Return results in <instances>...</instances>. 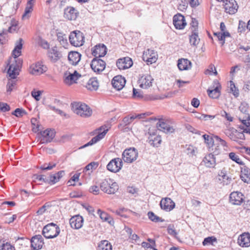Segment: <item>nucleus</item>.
Here are the masks:
<instances>
[{
  "instance_id": "nucleus-1",
  "label": "nucleus",
  "mask_w": 250,
  "mask_h": 250,
  "mask_svg": "<svg viewBox=\"0 0 250 250\" xmlns=\"http://www.w3.org/2000/svg\"><path fill=\"white\" fill-rule=\"evenodd\" d=\"M22 39H20L17 42L16 45L12 51V55L14 57V62L9 64V67L7 71V74L10 79H9L7 84V91L10 92L16 84L15 79L19 74L20 68L22 64V61L18 59L21 54V50L22 47Z\"/></svg>"
},
{
  "instance_id": "nucleus-2",
  "label": "nucleus",
  "mask_w": 250,
  "mask_h": 250,
  "mask_svg": "<svg viewBox=\"0 0 250 250\" xmlns=\"http://www.w3.org/2000/svg\"><path fill=\"white\" fill-rule=\"evenodd\" d=\"M249 105L246 103H241L237 112V117L243 127V131L250 134V115L249 113Z\"/></svg>"
},
{
  "instance_id": "nucleus-3",
  "label": "nucleus",
  "mask_w": 250,
  "mask_h": 250,
  "mask_svg": "<svg viewBox=\"0 0 250 250\" xmlns=\"http://www.w3.org/2000/svg\"><path fill=\"white\" fill-rule=\"evenodd\" d=\"M99 185L103 192L109 194H114L119 188L117 183L110 178L101 180Z\"/></svg>"
},
{
  "instance_id": "nucleus-4",
  "label": "nucleus",
  "mask_w": 250,
  "mask_h": 250,
  "mask_svg": "<svg viewBox=\"0 0 250 250\" xmlns=\"http://www.w3.org/2000/svg\"><path fill=\"white\" fill-rule=\"evenodd\" d=\"M74 112L82 117H90L92 113V109L86 104L80 103H75L72 104Z\"/></svg>"
},
{
  "instance_id": "nucleus-5",
  "label": "nucleus",
  "mask_w": 250,
  "mask_h": 250,
  "mask_svg": "<svg viewBox=\"0 0 250 250\" xmlns=\"http://www.w3.org/2000/svg\"><path fill=\"white\" fill-rule=\"evenodd\" d=\"M60 232L59 226L53 223H50L45 226L42 229V234L47 239L56 237Z\"/></svg>"
},
{
  "instance_id": "nucleus-6",
  "label": "nucleus",
  "mask_w": 250,
  "mask_h": 250,
  "mask_svg": "<svg viewBox=\"0 0 250 250\" xmlns=\"http://www.w3.org/2000/svg\"><path fill=\"white\" fill-rule=\"evenodd\" d=\"M138 156V151L134 147L126 149L122 153V159L127 163H132L137 159Z\"/></svg>"
},
{
  "instance_id": "nucleus-7",
  "label": "nucleus",
  "mask_w": 250,
  "mask_h": 250,
  "mask_svg": "<svg viewBox=\"0 0 250 250\" xmlns=\"http://www.w3.org/2000/svg\"><path fill=\"white\" fill-rule=\"evenodd\" d=\"M84 39L83 34L80 31L71 32L69 37L70 43L76 47L83 45L84 42Z\"/></svg>"
},
{
  "instance_id": "nucleus-8",
  "label": "nucleus",
  "mask_w": 250,
  "mask_h": 250,
  "mask_svg": "<svg viewBox=\"0 0 250 250\" xmlns=\"http://www.w3.org/2000/svg\"><path fill=\"white\" fill-rule=\"evenodd\" d=\"M109 129V128L106 126V125H103L101 126L99 129L98 130L99 131L98 132V134L93 137L89 142L85 144L83 146H81L79 147V149H83L84 148L87 146H91L98 141H99L100 140L102 139L106 133L107 132L108 130Z\"/></svg>"
},
{
  "instance_id": "nucleus-9",
  "label": "nucleus",
  "mask_w": 250,
  "mask_h": 250,
  "mask_svg": "<svg viewBox=\"0 0 250 250\" xmlns=\"http://www.w3.org/2000/svg\"><path fill=\"white\" fill-rule=\"evenodd\" d=\"M81 77V75L77 71H74L73 73L66 71L64 74L63 82L68 85H70L73 83H76L77 81Z\"/></svg>"
},
{
  "instance_id": "nucleus-10",
  "label": "nucleus",
  "mask_w": 250,
  "mask_h": 250,
  "mask_svg": "<svg viewBox=\"0 0 250 250\" xmlns=\"http://www.w3.org/2000/svg\"><path fill=\"white\" fill-rule=\"evenodd\" d=\"M123 167V162L121 158H115L112 159L107 165V169L112 172H117Z\"/></svg>"
},
{
  "instance_id": "nucleus-11",
  "label": "nucleus",
  "mask_w": 250,
  "mask_h": 250,
  "mask_svg": "<svg viewBox=\"0 0 250 250\" xmlns=\"http://www.w3.org/2000/svg\"><path fill=\"white\" fill-rule=\"evenodd\" d=\"M106 63L100 59L94 58L90 63V66L93 71L97 74L103 72L105 68Z\"/></svg>"
},
{
  "instance_id": "nucleus-12",
  "label": "nucleus",
  "mask_w": 250,
  "mask_h": 250,
  "mask_svg": "<svg viewBox=\"0 0 250 250\" xmlns=\"http://www.w3.org/2000/svg\"><path fill=\"white\" fill-rule=\"evenodd\" d=\"M142 58L143 61L146 62L147 64H151L156 62L158 59V55L156 52L148 49L144 52Z\"/></svg>"
},
{
  "instance_id": "nucleus-13",
  "label": "nucleus",
  "mask_w": 250,
  "mask_h": 250,
  "mask_svg": "<svg viewBox=\"0 0 250 250\" xmlns=\"http://www.w3.org/2000/svg\"><path fill=\"white\" fill-rule=\"evenodd\" d=\"M41 142L42 144H46L51 142L55 136L54 130L47 129L41 131Z\"/></svg>"
},
{
  "instance_id": "nucleus-14",
  "label": "nucleus",
  "mask_w": 250,
  "mask_h": 250,
  "mask_svg": "<svg viewBox=\"0 0 250 250\" xmlns=\"http://www.w3.org/2000/svg\"><path fill=\"white\" fill-rule=\"evenodd\" d=\"M47 70V68L46 66L41 62H38L30 66L29 72L32 75H39L45 72Z\"/></svg>"
},
{
  "instance_id": "nucleus-15",
  "label": "nucleus",
  "mask_w": 250,
  "mask_h": 250,
  "mask_svg": "<svg viewBox=\"0 0 250 250\" xmlns=\"http://www.w3.org/2000/svg\"><path fill=\"white\" fill-rule=\"evenodd\" d=\"M205 142L208 145L209 147L212 146L214 141L217 142L219 145L225 146L226 145V142L217 136H214L213 138L208 135L205 134L203 136Z\"/></svg>"
},
{
  "instance_id": "nucleus-16",
  "label": "nucleus",
  "mask_w": 250,
  "mask_h": 250,
  "mask_svg": "<svg viewBox=\"0 0 250 250\" xmlns=\"http://www.w3.org/2000/svg\"><path fill=\"white\" fill-rule=\"evenodd\" d=\"M30 243L32 250L41 249L44 244L43 238L41 235L33 236L30 240Z\"/></svg>"
},
{
  "instance_id": "nucleus-17",
  "label": "nucleus",
  "mask_w": 250,
  "mask_h": 250,
  "mask_svg": "<svg viewBox=\"0 0 250 250\" xmlns=\"http://www.w3.org/2000/svg\"><path fill=\"white\" fill-rule=\"evenodd\" d=\"M133 64V62L129 57H124L119 59L116 62L118 68L120 70H125L130 68Z\"/></svg>"
},
{
  "instance_id": "nucleus-18",
  "label": "nucleus",
  "mask_w": 250,
  "mask_h": 250,
  "mask_svg": "<svg viewBox=\"0 0 250 250\" xmlns=\"http://www.w3.org/2000/svg\"><path fill=\"white\" fill-rule=\"evenodd\" d=\"M173 22L175 28L179 30L184 29L187 24L185 17L180 14L174 16Z\"/></svg>"
},
{
  "instance_id": "nucleus-19",
  "label": "nucleus",
  "mask_w": 250,
  "mask_h": 250,
  "mask_svg": "<svg viewBox=\"0 0 250 250\" xmlns=\"http://www.w3.org/2000/svg\"><path fill=\"white\" fill-rule=\"evenodd\" d=\"M237 244L242 248L250 247V233L244 232L240 235L237 238Z\"/></svg>"
},
{
  "instance_id": "nucleus-20",
  "label": "nucleus",
  "mask_w": 250,
  "mask_h": 250,
  "mask_svg": "<svg viewBox=\"0 0 250 250\" xmlns=\"http://www.w3.org/2000/svg\"><path fill=\"white\" fill-rule=\"evenodd\" d=\"M83 217L80 215H75L72 217L69 220V224L71 227L74 229H79L81 228L83 225Z\"/></svg>"
},
{
  "instance_id": "nucleus-21",
  "label": "nucleus",
  "mask_w": 250,
  "mask_h": 250,
  "mask_svg": "<svg viewBox=\"0 0 250 250\" xmlns=\"http://www.w3.org/2000/svg\"><path fill=\"white\" fill-rule=\"evenodd\" d=\"M160 205L162 209L167 211L172 210L175 206V203L168 197L163 198L160 201Z\"/></svg>"
},
{
  "instance_id": "nucleus-22",
  "label": "nucleus",
  "mask_w": 250,
  "mask_h": 250,
  "mask_svg": "<svg viewBox=\"0 0 250 250\" xmlns=\"http://www.w3.org/2000/svg\"><path fill=\"white\" fill-rule=\"evenodd\" d=\"M153 79L149 75H144L139 80L140 86L144 89H147L152 85Z\"/></svg>"
},
{
  "instance_id": "nucleus-23",
  "label": "nucleus",
  "mask_w": 250,
  "mask_h": 250,
  "mask_svg": "<svg viewBox=\"0 0 250 250\" xmlns=\"http://www.w3.org/2000/svg\"><path fill=\"white\" fill-rule=\"evenodd\" d=\"M79 15V12L73 7L69 6L64 10V17L68 20H75Z\"/></svg>"
},
{
  "instance_id": "nucleus-24",
  "label": "nucleus",
  "mask_w": 250,
  "mask_h": 250,
  "mask_svg": "<svg viewBox=\"0 0 250 250\" xmlns=\"http://www.w3.org/2000/svg\"><path fill=\"white\" fill-rule=\"evenodd\" d=\"M107 52V48L104 44H99L95 46L92 50V54L96 58H100L104 57Z\"/></svg>"
},
{
  "instance_id": "nucleus-25",
  "label": "nucleus",
  "mask_w": 250,
  "mask_h": 250,
  "mask_svg": "<svg viewBox=\"0 0 250 250\" xmlns=\"http://www.w3.org/2000/svg\"><path fill=\"white\" fill-rule=\"evenodd\" d=\"M125 80L122 76H115L112 80V86L118 90L122 89L125 86Z\"/></svg>"
},
{
  "instance_id": "nucleus-26",
  "label": "nucleus",
  "mask_w": 250,
  "mask_h": 250,
  "mask_svg": "<svg viewBox=\"0 0 250 250\" xmlns=\"http://www.w3.org/2000/svg\"><path fill=\"white\" fill-rule=\"evenodd\" d=\"M81 54L77 51H71L68 55L69 63L73 65H76L80 62Z\"/></svg>"
},
{
  "instance_id": "nucleus-27",
  "label": "nucleus",
  "mask_w": 250,
  "mask_h": 250,
  "mask_svg": "<svg viewBox=\"0 0 250 250\" xmlns=\"http://www.w3.org/2000/svg\"><path fill=\"white\" fill-rule=\"evenodd\" d=\"M48 57L52 62H55L62 57V54L57 50V47L54 46L49 50Z\"/></svg>"
},
{
  "instance_id": "nucleus-28",
  "label": "nucleus",
  "mask_w": 250,
  "mask_h": 250,
  "mask_svg": "<svg viewBox=\"0 0 250 250\" xmlns=\"http://www.w3.org/2000/svg\"><path fill=\"white\" fill-rule=\"evenodd\" d=\"M240 178L245 183H250V169L246 166L241 167Z\"/></svg>"
},
{
  "instance_id": "nucleus-29",
  "label": "nucleus",
  "mask_w": 250,
  "mask_h": 250,
  "mask_svg": "<svg viewBox=\"0 0 250 250\" xmlns=\"http://www.w3.org/2000/svg\"><path fill=\"white\" fill-rule=\"evenodd\" d=\"M157 127L160 130L166 133H172L174 131L173 127L166 122L159 121L157 124Z\"/></svg>"
},
{
  "instance_id": "nucleus-30",
  "label": "nucleus",
  "mask_w": 250,
  "mask_h": 250,
  "mask_svg": "<svg viewBox=\"0 0 250 250\" xmlns=\"http://www.w3.org/2000/svg\"><path fill=\"white\" fill-rule=\"evenodd\" d=\"M189 43L191 46H196L199 43L200 38L198 36V30L193 29L189 37Z\"/></svg>"
},
{
  "instance_id": "nucleus-31",
  "label": "nucleus",
  "mask_w": 250,
  "mask_h": 250,
  "mask_svg": "<svg viewBox=\"0 0 250 250\" xmlns=\"http://www.w3.org/2000/svg\"><path fill=\"white\" fill-rule=\"evenodd\" d=\"M97 213L103 221L107 222L109 224L113 225L114 221L113 218L108 214L102 211L100 209H98Z\"/></svg>"
},
{
  "instance_id": "nucleus-32",
  "label": "nucleus",
  "mask_w": 250,
  "mask_h": 250,
  "mask_svg": "<svg viewBox=\"0 0 250 250\" xmlns=\"http://www.w3.org/2000/svg\"><path fill=\"white\" fill-rule=\"evenodd\" d=\"M243 125L241 124L239 125V127H238V130H235V142L240 144L243 142V141L245 140V135L244 133H248V132L246 131H243L241 128H242Z\"/></svg>"
},
{
  "instance_id": "nucleus-33",
  "label": "nucleus",
  "mask_w": 250,
  "mask_h": 250,
  "mask_svg": "<svg viewBox=\"0 0 250 250\" xmlns=\"http://www.w3.org/2000/svg\"><path fill=\"white\" fill-rule=\"evenodd\" d=\"M177 66L180 70H188L191 67V62L187 59L178 60Z\"/></svg>"
},
{
  "instance_id": "nucleus-34",
  "label": "nucleus",
  "mask_w": 250,
  "mask_h": 250,
  "mask_svg": "<svg viewBox=\"0 0 250 250\" xmlns=\"http://www.w3.org/2000/svg\"><path fill=\"white\" fill-rule=\"evenodd\" d=\"M234 72V66H232L231 67L230 71V76L231 77V80L228 83V88L227 89V91L228 93H232L233 95H234V83L233 81V73Z\"/></svg>"
},
{
  "instance_id": "nucleus-35",
  "label": "nucleus",
  "mask_w": 250,
  "mask_h": 250,
  "mask_svg": "<svg viewBox=\"0 0 250 250\" xmlns=\"http://www.w3.org/2000/svg\"><path fill=\"white\" fill-rule=\"evenodd\" d=\"M203 162L204 165L208 167H213L215 166V161L214 155L209 154L207 155L203 159Z\"/></svg>"
},
{
  "instance_id": "nucleus-36",
  "label": "nucleus",
  "mask_w": 250,
  "mask_h": 250,
  "mask_svg": "<svg viewBox=\"0 0 250 250\" xmlns=\"http://www.w3.org/2000/svg\"><path fill=\"white\" fill-rule=\"evenodd\" d=\"M218 179L223 185H227L230 183L231 178L226 175V171H221L218 174Z\"/></svg>"
},
{
  "instance_id": "nucleus-37",
  "label": "nucleus",
  "mask_w": 250,
  "mask_h": 250,
  "mask_svg": "<svg viewBox=\"0 0 250 250\" xmlns=\"http://www.w3.org/2000/svg\"><path fill=\"white\" fill-rule=\"evenodd\" d=\"M234 0H226L224 8L225 11L229 14H234V7L233 1Z\"/></svg>"
},
{
  "instance_id": "nucleus-38",
  "label": "nucleus",
  "mask_w": 250,
  "mask_h": 250,
  "mask_svg": "<svg viewBox=\"0 0 250 250\" xmlns=\"http://www.w3.org/2000/svg\"><path fill=\"white\" fill-rule=\"evenodd\" d=\"M221 85L219 83H217V85L212 89H208V96L213 99L217 98L219 97L220 94V92L219 90V88H220Z\"/></svg>"
},
{
  "instance_id": "nucleus-39",
  "label": "nucleus",
  "mask_w": 250,
  "mask_h": 250,
  "mask_svg": "<svg viewBox=\"0 0 250 250\" xmlns=\"http://www.w3.org/2000/svg\"><path fill=\"white\" fill-rule=\"evenodd\" d=\"M99 86L98 81L95 79H90L86 85V88L91 91L96 90Z\"/></svg>"
},
{
  "instance_id": "nucleus-40",
  "label": "nucleus",
  "mask_w": 250,
  "mask_h": 250,
  "mask_svg": "<svg viewBox=\"0 0 250 250\" xmlns=\"http://www.w3.org/2000/svg\"><path fill=\"white\" fill-rule=\"evenodd\" d=\"M98 250H112V246L107 240L102 241L99 244Z\"/></svg>"
},
{
  "instance_id": "nucleus-41",
  "label": "nucleus",
  "mask_w": 250,
  "mask_h": 250,
  "mask_svg": "<svg viewBox=\"0 0 250 250\" xmlns=\"http://www.w3.org/2000/svg\"><path fill=\"white\" fill-rule=\"evenodd\" d=\"M57 40L60 44L64 47H65L68 44L67 38L65 35L62 33H58Z\"/></svg>"
},
{
  "instance_id": "nucleus-42",
  "label": "nucleus",
  "mask_w": 250,
  "mask_h": 250,
  "mask_svg": "<svg viewBox=\"0 0 250 250\" xmlns=\"http://www.w3.org/2000/svg\"><path fill=\"white\" fill-rule=\"evenodd\" d=\"M162 142L161 137L160 136H156L149 140V143L151 145L155 147H158L161 144Z\"/></svg>"
},
{
  "instance_id": "nucleus-43",
  "label": "nucleus",
  "mask_w": 250,
  "mask_h": 250,
  "mask_svg": "<svg viewBox=\"0 0 250 250\" xmlns=\"http://www.w3.org/2000/svg\"><path fill=\"white\" fill-rule=\"evenodd\" d=\"M147 215L148 218L153 222H163V220L159 217V216L156 215L153 212L149 211L147 213Z\"/></svg>"
},
{
  "instance_id": "nucleus-44",
  "label": "nucleus",
  "mask_w": 250,
  "mask_h": 250,
  "mask_svg": "<svg viewBox=\"0 0 250 250\" xmlns=\"http://www.w3.org/2000/svg\"><path fill=\"white\" fill-rule=\"evenodd\" d=\"M235 205H240L244 202V195L238 192H235Z\"/></svg>"
},
{
  "instance_id": "nucleus-45",
  "label": "nucleus",
  "mask_w": 250,
  "mask_h": 250,
  "mask_svg": "<svg viewBox=\"0 0 250 250\" xmlns=\"http://www.w3.org/2000/svg\"><path fill=\"white\" fill-rule=\"evenodd\" d=\"M217 239L215 237H208L204 239L202 244L204 246L213 245L214 242H216Z\"/></svg>"
},
{
  "instance_id": "nucleus-46",
  "label": "nucleus",
  "mask_w": 250,
  "mask_h": 250,
  "mask_svg": "<svg viewBox=\"0 0 250 250\" xmlns=\"http://www.w3.org/2000/svg\"><path fill=\"white\" fill-rule=\"evenodd\" d=\"M99 165V163L96 162H92L86 166L83 169V172L96 169Z\"/></svg>"
},
{
  "instance_id": "nucleus-47",
  "label": "nucleus",
  "mask_w": 250,
  "mask_h": 250,
  "mask_svg": "<svg viewBox=\"0 0 250 250\" xmlns=\"http://www.w3.org/2000/svg\"><path fill=\"white\" fill-rule=\"evenodd\" d=\"M225 133L226 135L228 136L231 140H234V130L233 127L229 128V127L227 126V128L226 129Z\"/></svg>"
},
{
  "instance_id": "nucleus-48",
  "label": "nucleus",
  "mask_w": 250,
  "mask_h": 250,
  "mask_svg": "<svg viewBox=\"0 0 250 250\" xmlns=\"http://www.w3.org/2000/svg\"><path fill=\"white\" fill-rule=\"evenodd\" d=\"M42 91H36L34 89L31 91V95L37 101H39L41 99V95H42Z\"/></svg>"
},
{
  "instance_id": "nucleus-49",
  "label": "nucleus",
  "mask_w": 250,
  "mask_h": 250,
  "mask_svg": "<svg viewBox=\"0 0 250 250\" xmlns=\"http://www.w3.org/2000/svg\"><path fill=\"white\" fill-rule=\"evenodd\" d=\"M167 229V232L169 235L174 237L178 240L179 239L177 236V232H176V230L175 229L173 226H168Z\"/></svg>"
},
{
  "instance_id": "nucleus-50",
  "label": "nucleus",
  "mask_w": 250,
  "mask_h": 250,
  "mask_svg": "<svg viewBox=\"0 0 250 250\" xmlns=\"http://www.w3.org/2000/svg\"><path fill=\"white\" fill-rule=\"evenodd\" d=\"M59 181V179L57 177V175L55 174L50 175L49 177V179H48V183L52 185L58 182Z\"/></svg>"
},
{
  "instance_id": "nucleus-51",
  "label": "nucleus",
  "mask_w": 250,
  "mask_h": 250,
  "mask_svg": "<svg viewBox=\"0 0 250 250\" xmlns=\"http://www.w3.org/2000/svg\"><path fill=\"white\" fill-rule=\"evenodd\" d=\"M25 113V111L24 110L20 108H17L12 112V114L17 117H22Z\"/></svg>"
},
{
  "instance_id": "nucleus-52",
  "label": "nucleus",
  "mask_w": 250,
  "mask_h": 250,
  "mask_svg": "<svg viewBox=\"0 0 250 250\" xmlns=\"http://www.w3.org/2000/svg\"><path fill=\"white\" fill-rule=\"evenodd\" d=\"M188 5V3L186 0H181L180 2L178 3V9L183 11L187 9Z\"/></svg>"
},
{
  "instance_id": "nucleus-53",
  "label": "nucleus",
  "mask_w": 250,
  "mask_h": 250,
  "mask_svg": "<svg viewBox=\"0 0 250 250\" xmlns=\"http://www.w3.org/2000/svg\"><path fill=\"white\" fill-rule=\"evenodd\" d=\"M235 148L242 153H246L250 155V148L245 146L239 147L235 145Z\"/></svg>"
},
{
  "instance_id": "nucleus-54",
  "label": "nucleus",
  "mask_w": 250,
  "mask_h": 250,
  "mask_svg": "<svg viewBox=\"0 0 250 250\" xmlns=\"http://www.w3.org/2000/svg\"><path fill=\"white\" fill-rule=\"evenodd\" d=\"M221 115L224 117L229 122H232L233 120V117L231 116L229 113H227L225 111H222L220 113Z\"/></svg>"
},
{
  "instance_id": "nucleus-55",
  "label": "nucleus",
  "mask_w": 250,
  "mask_h": 250,
  "mask_svg": "<svg viewBox=\"0 0 250 250\" xmlns=\"http://www.w3.org/2000/svg\"><path fill=\"white\" fill-rule=\"evenodd\" d=\"M10 107L6 103L0 102V111L6 112L10 110Z\"/></svg>"
},
{
  "instance_id": "nucleus-56",
  "label": "nucleus",
  "mask_w": 250,
  "mask_h": 250,
  "mask_svg": "<svg viewBox=\"0 0 250 250\" xmlns=\"http://www.w3.org/2000/svg\"><path fill=\"white\" fill-rule=\"evenodd\" d=\"M246 24L245 22L243 21H239L238 27V32L240 33L243 32L246 30Z\"/></svg>"
},
{
  "instance_id": "nucleus-57",
  "label": "nucleus",
  "mask_w": 250,
  "mask_h": 250,
  "mask_svg": "<svg viewBox=\"0 0 250 250\" xmlns=\"http://www.w3.org/2000/svg\"><path fill=\"white\" fill-rule=\"evenodd\" d=\"M39 43L41 46H42L43 48L47 49L49 48V43L45 40L43 39H40Z\"/></svg>"
},
{
  "instance_id": "nucleus-58",
  "label": "nucleus",
  "mask_w": 250,
  "mask_h": 250,
  "mask_svg": "<svg viewBox=\"0 0 250 250\" xmlns=\"http://www.w3.org/2000/svg\"><path fill=\"white\" fill-rule=\"evenodd\" d=\"M207 72H208V74H214L215 75H216L217 74V72L215 69V67L214 65L213 64H210L209 65L208 68L207 70L206 74H208Z\"/></svg>"
},
{
  "instance_id": "nucleus-59",
  "label": "nucleus",
  "mask_w": 250,
  "mask_h": 250,
  "mask_svg": "<svg viewBox=\"0 0 250 250\" xmlns=\"http://www.w3.org/2000/svg\"><path fill=\"white\" fill-rule=\"evenodd\" d=\"M89 191L93 194L97 195L99 194L100 190L97 186H92L90 187Z\"/></svg>"
},
{
  "instance_id": "nucleus-60",
  "label": "nucleus",
  "mask_w": 250,
  "mask_h": 250,
  "mask_svg": "<svg viewBox=\"0 0 250 250\" xmlns=\"http://www.w3.org/2000/svg\"><path fill=\"white\" fill-rule=\"evenodd\" d=\"M214 35L216 36L218 40L220 41H221L222 45H223L225 42L224 40V35L223 34L222 32H215L214 33Z\"/></svg>"
},
{
  "instance_id": "nucleus-61",
  "label": "nucleus",
  "mask_w": 250,
  "mask_h": 250,
  "mask_svg": "<svg viewBox=\"0 0 250 250\" xmlns=\"http://www.w3.org/2000/svg\"><path fill=\"white\" fill-rule=\"evenodd\" d=\"M34 179L39 181H43L45 183H48V179L46 177L44 178V175H35L34 176Z\"/></svg>"
},
{
  "instance_id": "nucleus-62",
  "label": "nucleus",
  "mask_w": 250,
  "mask_h": 250,
  "mask_svg": "<svg viewBox=\"0 0 250 250\" xmlns=\"http://www.w3.org/2000/svg\"><path fill=\"white\" fill-rule=\"evenodd\" d=\"M131 123L129 116L125 117L122 120L121 125L126 126L129 125Z\"/></svg>"
},
{
  "instance_id": "nucleus-63",
  "label": "nucleus",
  "mask_w": 250,
  "mask_h": 250,
  "mask_svg": "<svg viewBox=\"0 0 250 250\" xmlns=\"http://www.w3.org/2000/svg\"><path fill=\"white\" fill-rule=\"evenodd\" d=\"M7 34L6 32H3L0 33V43L1 44H3L6 41V37H7Z\"/></svg>"
},
{
  "instance_id": "nucleus-64",
  "label": "nucleus",
  "mask_w": 250,
  "mask_h": 250,
  "mask_svg": "<svg viewBox=\"0 0 250 250\" xmlns=\"http://www.w3.org/2000/svg\"><path fill=\"white\" fill-rule=\"evenodd\" d=\"M191 104L193 107L197 108L200 104V101L198 99L194 98L192 100Z\"/></svg>"
}]
</instances>
